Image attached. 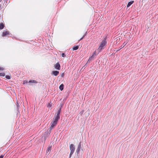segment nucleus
<instances>
[{
  "label": "nucleus",
  "mask_w": 158,
  "mask_h": 158,
  "mask_svg": "<svg viewBox=\"0 0 158 158\" xmlns=\"http://www.w3.org/2000/svg\"><path fill=\"white\" fill-rule=\"evenodd\" d=\"M64 85L63 84H61L59 86V89L61 91L62 90L64 89Z\"/></svg>",
  "instance_id": "nucleus-14"
},
{
  "label": "nucleus",
  "mask_w": 158,
  "mask_h": 158,
  "mask_svg": "<svg viewBox=\"0 0 158 158\" xmlns=\"http://www.w3.org/2000/svg\"><path fill=\"white\" fill-rule=\"evenodd\" d=\"M106 38H105L102 41L99 48L98 49V53L101 52L102 49H104V47L105 46L107 43L106 41Z\"/></svg>",
  "instance_id": "nucleus-2"
},
{
  "label": "nucleus",
  "mask_w": 158,
  "mask_h": 158,
  "mask_svg": "<svg viewBox=\"0 0 158 158\" xmlns=\"http://www.w3.org/2000/svg\"><path fill=\"white\" fill-rule=\"evenodd\" d=\"M17 105V108H18V107H19V103H18V102H17V105Z\"/></svg>",
  "instance_id": "nucleus-26"
},
{
  "label": "nucleus",
  "mask_w": 158,
  "mask_h": 158,
  "mask_svg": "<svg viewBox=\"0 0 158 158\" xmlns=\"http://www.w3.org/2000/svg\"><path fill=\"white\" fill-rule=\"evenodd\" d=\"M93 58H94V56L93 55H92L89 58L88 61H87V62H88L89 60H92L93 59Z\"/></svg>",
  "instance_id": "nucleus-16"
},
{
  "label": "nucleus",
  "mask_w": 158,
  "mask_h": 158,
  "mask_svg": "<svg viewBox=\"0 0 158 158\" xmlns=\"http://www.w3.org/2000/svg\"><path fill=\"white\" fill-rule=\"evenodd\" d=\"M5 76V73H0V76H2L4 77Z\"/></svg>",
  "instance_id": "nucleus-18"
},
{
  "label": "nucleus",
  "mask_w": 158,
  "mask_h": 158,
  "mask_svg": "<svg viewBox=\"0 0 158 158\" xmlns=\"http://www.w3.org/2000/svg\"><path fill=\"white\" fill-rule=\"evenodd\" d=\"M52 148V146H49L47 149V151H46V152L47 153H48V152H50V151L51 150Z\"/></svg>",
  "instance_id": "nucleus-13"
},
{
  "label": "nucleus",
  "mask_w": 158,
  "mask_h": 158,
  "mask_svg": "<svg viewBox=\"0 0 158 158\" xmlns=\"http://www.w3.org/2000/svg\"><path fill=\"white\" fill-rule=\"evenodd\" d=\"M4 155H1V156H0V158H3L4 156Z\"/></svg>",
  "instance_id": "nucleus-25"
},
{
  "label": "nucleus",
  "mask_w": 158,
  "mask_h": 158,
  "mask_svg": "<svg viewBox=\"0 0 158 158\" xmlns=\"http://www.w3.org/2000/svg\"><path fill=\"white\" fill-rule=\"evenodd\" d=\"M61 107L58 109V111L56 113V116L60 118V114L61 110Z\"/></svg>",
  "instance_id": "nucleus-9"
},
{
  "label": "nucleus",
  "mask_w": 158,
  "mask_h": 158,
  "mask_svg": "<svg viewBox=\"0 0 158 158\" xmlns=\"http://www.w3.org/2000/svg\"><path fill=\"white\" fill-rule=\"evenodd\" d=\"M4 70V68L3 67H0V70Z\"/></svg>",
  "instance_id": "nucleus-23"
},
{
  "label": "nucleus",
  "mask_w": 158,
  "mask_h": 158,
  "mask_svg": "<svg viewBox=\"0 0 158 158\" xmlns=\"http://www.w3.org/2000/svg\"><path fill=\"white\" fill-rule=\"evenodd\" d=\"M8 35H9V32L8 31H6L2 33V36L3 37H5Z\"/></svg>",
  "instance_id": "nucleus-10"
},
{
  "label": "nucleus",
  "mask_w": 158,
  "mask_h": 158,
  "mask_svg": "<svg viewBox=\"0 0 158 158\" xmlns=\"http://www.w3.org/2000/svg\"><path fill=\"white\" fill-rule=\"evenodd\" d=\"M5 78L8 79H10V77L8 75H6L5 76Z\"/></svg>",
  "instance_id": "nucleus-17"
},
{
  "label": "nucleus",
  "mask_w": 158,
  "mask_h": 158,
  "mask_svg": "<svg viewBox=\"0 0 158 158\" xmlns=\"http://www.w3.org/2000/svg\"><path fill=\"white\" fill-rule=\"evenodd\" d=\"M70 149L71 152H74L75 150V147L73 144H71L70 146Z\"/></svg>",
  "instance_id": "nucleus-6"
},
{
  "label": "nucleus",
  "mask_w": 158,
  "mask_h": 158,
  "mask_svg": "<svg viewBox=\"0 0 158 158\" xmlns=\"http://www.w3.org/2000/svg\"><path fill=\"white\" fill-rule=\"evenodd\" d=\"M55 68L57 70H59L60 69V64L58 62L55 65Z\"/></svg>",
  "instance_id": "nucleus-7"
},
{
  "label": "nucleus",
  "mask_w": 158,
  "mask_h": 158,
  "mask_svg": "<svg viewBox=\"0 0 158 158\" xmlns=\"http://www.w3.org/2000/svg\"><path fill=\"white\" fill-rule=\"evenodd\" d=\"M29 85H31V84H29Z\"/></svg>",
  "instance_id": "nucleus-34"
},
{
  "label": "nucleus",
  "mask_w": 158,
  "mask_h": 158,
  "mask_svg": "<svg viewBox=\"0 0 158 158\" xmlns=\"http://www.w3.org/2000/svg\"><path fill=\"white\" fill-rule=\"evenodd\" d=\"M84 111V110H82V111H81V112L79 113V114H80L81 115L83 114Z\"/></svg>",
  "instance_id": "nucleus-19"
},
{
  "label": "nucleus",
  "mask_w": 158,
  "mask_h": 158,
  "mask_svg": "<svg viewBox=\"0 0 158 158\" xmlns=\"http://www.w3.org/2000/svg\"><path fill=\"white\" fill-rule=\"evenodd\" d=\"M79 47L78 46H75L73 47V49L74 50H76L78 49Z\"/></svg>",
  "instance_id": "nucleus-15"
},
{
  "label": "nucleus",
  "mask_w": 158,
  "mask_h": 158,
  "mask_svg": "<svg viewBox=\"0 0 158 158\" xmlns=\"http://www.w3.org/2000/svg\"><path fill=\"white\" fill-rule=\"evenodd\" d=\"M51 130H50V128H49V129H48L44 133V139L45 140L46 139V138L47 137H48L49 135L51 132Z\"/></svg>",
  "instance_id": "nucleus-3"
},
{
  "label": "nucleus",
  "mask_w": 158,
  "mask_h": 158,
  "mask_svg": "<svg viewBox=\"0 0 158 158\" xmlns=\"http://www.w3.org/2000/svg\"><path fill=\"white\" fill-rule=\"evenodd\" d=\"M64 73H63L61 74V77H63L64 76Z\"/></svg>",
  "instance_id": "nucleus-24"
},
{
  "label": "nucleus",
  "mask_w": 158,
  "mask_h": 158,
  "mask_svg": "<svg viewBox=\"0 0 158 158\" xmlns=\"http://www.w3.org/2000/svg\"><path fill=\"white\" fill-rule=\"evenodd\" d=\"M59 71L56 70L55 71H53L52 73L51 74L52 75H53L55 76H57L59 74Z\"/></svg>",
  "instance_id": "nucleus-8"
},
{
  "label": "nucleus",
  "mask_w": 158,
  "mask_h": 158,
  "mask_svg": "<svg viewBox=\"0 0 158 158\" xmlns=\"http://www.w3.org/2000/svg\"><path fill=\"white\" fill-rule=\"evenodd\" d=\"M1 0H0V2H1Z\"/></svg>",
  "instance_id": "nucleus-35"
},
{
  "label": "nucleus",
  "mask_w": 158,
  "mask_h": 158,
  "mask_svg": "<svg viewBox=\"0 0 158 158\" xmlns=\"http://www.w3.org/2000/svg\"><path fill=\"white\" fill-rule=\"evenodd\" d=\"M1 5H0V10H1L2 9V7H1Z\"/></svg>",
  "instance_id": "nucleus-31"
},
{
  "label": "nucleus",
  "mask_w": 158,
  "mask_h": 158,
  "mask_svg": "<svg viewBox=\"0 0 158 158\" xmlns=\"http://www.w3.org/2000/svg\"><path fill=\"white\" fill-rule=\"evenodd\" d=\"M5 26L4 24L2 23H0V29L2 30V29Z\"/></svg>",
  "instance_id": "nucleus-12"
},
{
  "label": "nucleus",
  "mask_w": 158,
  "mask_h": 158,
  "mask_svg": "<svg viewBox=\"0 0 158 158\" xmlns=\"http://www.w3.org/2000/svg\"><path fill=\"white\" fill-rule=\"evenodd\" d=\"M61 56L62 57H65L66 56V55L64 53H62L61 54Z\"/></svg>",
  "instance_id": "nucleus-21"
},
{
  "label": "nucleus",
  "mask_w": 158,
  "mask_h": 158,
  "mask_svg": "<svg viewBox=\"0 0 158 158\" xmlns=\"http://www.w3.org/2000/svg\"><path fill=\"white\" fill-rule=\"evenodd\" d=\"M124 47V46H121V48H121H121H123Z\"/></svg>",
  "instance_id": "nucleus-33"
},
{
  "label": "nucleus",
  "mask_w": 158,
  "mask_h": 158,
  "mask_svg": "<svg viewBox=\"0 0 158 158\" xmlns=\"http://www.w3.org/2000/svg\"><path fill=\"white\" fill-rule=\"evenodd\" d=\"M28 83H37V82L35 80H31L29 81H28L27 80H25L23 81V84H27Z\"/></svg>",
  "instance_id": "nucleus-4"
},
{
  "label": "nucleus",
  "mask_w": 158,
  "mask_h": 158,
  "mask_svg": "<svg viewBox=\"0 0 158 158\" xmlns=\"http://www.w3.org/2000/svg\"><path fill=\"white\" fill-rule=\"evenodd\" d=\"M87 32H86L84 35H83L85 37L87 34Z\"/></svg>",
  "instance_id": "nucleus-28"
},
{
  "label": "nucleus",
  "mask_w": 158,
  "mask_h": 158,
  "mask_svg": "<svg viewBox=\"0 0 158 158\" xmlns=\"http://www.w3.org/2000/svg\"><path fill=\"white\" fill-rule=\"evenodd\" d=\"M51 106H52V105L50 103H49L48 107H50Z\"/></svg>",
  "instance_id": "nucleus-27"
},
{
  "label": "nucleus",
  "mask_w": 158,
  "mask_h": 158,
  "mask_svg": "<svg viewBox=\"0 0 158 158\" xmlns=\"http://www.w3.org/2000/svg\"><path fill=\"white\" fill-rule=\"evenodd\" d=\"M84 37H85L83 36L79 40V41H80V40H82Z\"/></svg>",
  "instance_id": "nucleus-29"
},
{
  "label": "nucleus",
  "mask_w": 158,
  "mask_h": 158,
  "mask_svg": "<svg viewBox=\"0 0 158 158\" xmlns=\"http://www.w3.org/2000/svg\"><path fill=\"white\" fill-rule=\"evenodd\" d=\"M81 142H80L76 150V152L77 153V155L79 153L80 151L82 150V148H81Z\"/></svg>",
  "instance_id": "nucleus-5"
},
{
  "label": "nucleus",
  "mask_w": 158,
  "mask_h": 158,
  "mask_svg": "<svg viewBox=\"0 0 158 158\" xmlns=\"http://www.w3.org/2000/svg\"><path fill=\"white\" fill-rule=\"evenodd\" d=\"M120 49H121V48H120V49H118V50L117 51V52L118 51H119V50H120Z\"/></svg>",
  "instance_id": "nucleus-32"
},
{
  "label": "nucleus",
  "mask_w": 158,
  "mask_h": 158,
  "mask_svg": "<svg viewBox=\"0 0 158 158\" xmlns=\"http://www.w3.org/2000/svg\"><path fill=\"white\" fill-rule=\"evenodd\" d=\"M134 2V1H132L129 2L127 5V7H129Z\"/></svg>",
  "instance_id": "nucleus-11"
},
{
  "label": "nucleus",
  "mask_w": 158,
  "mask_h": 158,
  "mask_svg": "<svg viewBox=\"0 0 158 158\" xmlns=\"http://www.w3.org/2000/svg\"><path fill=\"white\" fill-rule=\"evenodd\" d=\"M126 43H125V42H124V43H123V45H124V46H125L126 45Z\"/></svg>",
  "instance_id": "nucleus-30"
},
{
  "label": "nucleus",
  "mask_w": 158,
  "mask_h": 158,
  "mask_svg": "<svg viewBox=\"0 0 158 158\" xmlns=\"http://www.w3.org/2000/svg\"><path fill=\"white\" fill-rule=\"evenodd\" d=\"M73 153L74 152H70L69 158H70L71 157L72 155H73Z\"/></svg>",
  "instance_id": "nucleus-20"
},
{
  "label": "nucleus",
  "mask_w": 158,
  "mask_h": 158,
  "mask_svg": "<svg viewBox=\"0 0 158 158\" xmlns=\"http://www.w3.org/2000/svg\"><path fill=\"white\" fill-rule=\"evenodd\" d=\"M60 118L56 116V114H55V116L53 118V120L51 123V127H50V130H52L54 127L56 126Z\"/></svg>",
  "instance_id": "nucleus-1"
},
{
  "label": "nucleus",
  "mask_w": 158,
  "mask_h": 158,
  "mask_svg": "<svg viewBox=\"0 0 158 158\" xmlns=\"http://www.w3.org/2000/svg\"><path fill=\"white\" fill-rule=\"evenodd\" d=\"M96 51H95L94 52L93 55L94 56V55H96Z\"/></svg>",
  "instance_id": "nucleus-22"
}]
</instances>
